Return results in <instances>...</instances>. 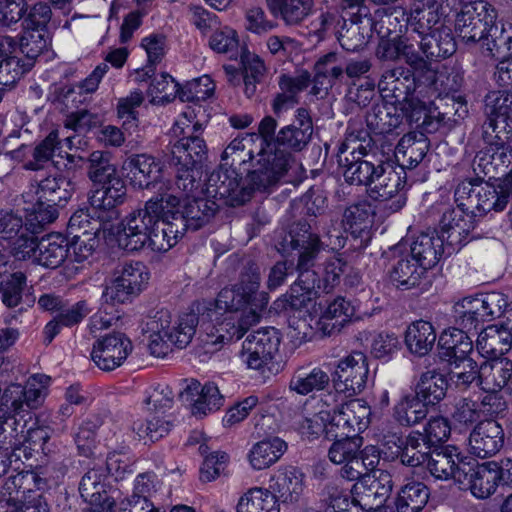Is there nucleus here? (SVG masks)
I'll use <instances>...</instances> for the list:
<instances>
[{
	"label": "nucleus",
	"mask_w": 512,
	"mask_h": 512,
	"mask_svg": "<svg viewBox=\"0 0 512 512\" xmlns=\"http://www.w3.org/2000/svg\"><path fill=\"white\" fill-rule=\"evenodd\" d=\"M260 271L251 265L241 272L232 287L223 288L209 309L213 324H202L205 331L203 342L215 347L241 339L258 324L269 303V295L260 290Z\"/></svg>",
	"instance_id": "nucleus-1"
},
{
	"label": "nucleus",
	"mask_w": 512,
	"mask_h": 512,
	"mask_svg": "<svg viewBox=\"0 0 512 512\" xmlns=\"http://www.w3.org/2000/svg\"><path fill=\"white\" fill-rule=\"evenodd\" d=\"M508 306L507 297L500 292L465 296L454 303L453 317L460 328L442 332L438 341V355L449 364L467 357L473 349L467 332L477 329L486 321L499 318Z\"/></svg>",
	"instance_id": "nucleus-2"
},
{
	"label": "nucleus",
	"mask_w": 512,
	"mask_h": 512,
	"mask_svg": "<svg viewBox=\"0 0 512 512\" xmlns=\"http://www.w3.org/2000/svg\"><path fill=\"white\" fill-rule=\"evenodd\" d=\"M290 247L297 252L298 280L290 287L287 294L288 303L299 313L321 310V302L317 301L316 278H311L310 268L314 266L318 253L323 249L318 234L311 231L308 224H299L298 231L291 235Z\"/></svg>",
	"instance_id": "nucleus-3"
},
{
	"label": "nucleus",
	"mask_w": 512,
	"mask_h": 512,
	"mask_svg": "<svg viewBox=\"0 0 512 512\" xmlns=\"http://www.w3.org/2000/svg\"><path fill=\"white\" fill-rule=\"evenodd\" d=\"M255 138H257L255 134H245L234 138L222 153L220 168L209 178L210 186H215V189L209 193L214 197L226 199L231 206L241 205L248 201L254 190L267 189L257 188L250 181V173L247 175L249 185H244L233 168L234 165L244 164L253 158L251 145Z\"/></svg>",
	"instance_id": "nucleus-4"
},
{
	"label": "nucleus",
	"mask_w": 512,
	"mask_h": 512,
	"mask_svg": "<svg viewBox=\"0 0 512 512\" xmlns=\"http://www.w3.org/2000/svg\"><path fill=\"white\" fill-rule=\"evenodd\" d=\"M161 194L165 210H172L175 223L183 221L184 232L198 230L217 210L214 201L201 196L200 182L189 171L177 175L173 186H167V191Z\"/></svg>",
	"instance_id": "nucleus-5"
},
{
	"label": "nucleus",
	"mask_w": 512,
	"mask_h": 512,
	"mask_svg": "<svg viewBox=\"0 0 512 512\" xmlns=\"http://www.w3.org/2000/svg\"><path fill=\"white\" fill-rule=\"evenodd\" d=\"M409 23L421 36L420 48L428 59L438 60L455 53L452 31L442 24L435 0H415L410 8Z\"/></svg>",
	"instance_id": "nucleus-6"
},
{
	"label": "nucleus",
	"mask_w": 512,
	"mask_h": 512,
	"mask_svg": "<svg viewBox=\"0 0 512 512\" xmlns=\"http://www.w3.org/2000/svg\"><path fill=\"white\" fill-rule=\"evenodd\" d=\"M199 322L194 312L181 314L176 321L168 310L157 311L142 324V332L148 334L149 350L158 358L167 356L173 347L185 348L192 340Z\"/></svg>",
	"instance_id": "nucleus-7"
},
{
	"label": "nucleus",
	"mask_w": 512,
	"mask_h": 512,
	"mask_svg": "<svg viewBox=\"0 0 512 512\" xmlns=\"http://www.w3.org/2000/svg\"><path fill=\"white\" fill-rule=\"evenodd\" d=\"M277 122L271 116L264 117L255 134L261 145L265 144L258 152V159L255 168L250 172V181L257 188H269L276 184L279 179L294 166H299L293 157L284 150L276 147L274 133Z\"/></svg>",
	"instance_id": "nucleus-8"
},
{
	"label": "nucleus",
	"mask_w": 512,
	"mask_h": 512,
	"mask_svg": "<svg viewBox=\"0 0 512 512\" xmlns=\"http://www.w3.org/2000/svg\"><path fill=\"white\" fill-rule=\"evenodd\" d=\"M165 210L162 194L147 200L143 208L129 213L121 222L117 231V242L122 249L134 252L143 249L149 241V233L160 222L161 217L170 216Z\"/></svg>",
	"instance_id": "nucleus-9"
},
{
	"label": "nucleus",
	"mask_w": 512,
	"mask_h": 512,
	"mask_svg": "<svg viewBox=\"0 0 512 512\" xmlns=\"http://www.w3.org/2000/svg\"><path fill=\"white\" fill-rule=\"evenodd\" d=\"M43 479L34 471H21L9 476L3 485L2 499L7 512H47V505L37 493Z\"/></svg>",
	"instance_id": "nucleus-10"
},
{
	"label": "nucleus",
	"mask_w": 512,
	"mask_h": 512,
	"mask_svg": "<svg viewBox=\"0 0 512 512\" xmlns=\"http://www.w3.org/2000/svg\"><path fill=\"white\" fill-rule=\"evenodd\" d=\"M497 16L496 9L487 1L466 3L456 15L455 31L465 43L493 38L498 31Z\"/></svg>",
	"instance_id": "nucleus-11"
},
{
	"label": "nucleus",
	"mask_w": 512,
	"mask_h": 512,
	"mask_svg": "<svg viewBox=\"0 0 512 512\" xmlns=\"http://www.w3.org/2000/svg\"><path fill=\"white\" fill-rule=\"evenodd\" d=\"M497 128L492 121L484 124L482 137L485 146L473 160L474 172L489 179L495 178L498 170L512 163V139Z\"/></svg>",
	"instance_id": "nucleus-12"
},
{
	"label": "nucleus",
	"mask_w": 512,
	"mask_h": 512,
	"mask_svg": "<svg viewBox=\"0 0 512 512\" xmlns=\"http://www.w3.org/2000/svg\"><path fill=\"white\" fill-rule=\"evenodd\" d=\"M164 163L149 154H133L127 157L121 166L124 177L130 186L138 190H157L156 195L165 193L167 186L174 183L165 181Z\"/></svg>",
	"instance_id": "nucleus-13"
},
{
	"label": "nucleus",
	"mask_w": 512,
	"mask_h": 512,
	"mask_svg": "<svg viewBox=\"0 0 512 512\" xmlns=\"http://www.w3.org/2000/svg\"><path fill=\"white\" fill-rule=\"evenodd\" d=\"M281 342L279 331L274 327L260 328L249 334L242 343L241 362L252 370L264 373L271 370Z\"/></svg>",
	"instance_id": "nucleus-14"
},
{
	"label": "nucleus",
	"mask_w": 512,
	"mask_h": 512,
	"mask_svg": "<svg viewBox=\"0 0 512 512\" xmlns=\"http://www.w3.org/2000/svg\"><path fill=\"white\" fill-rule=\"evenodd\" d=\"M149 272L141 262H126L114 271L102 298L107 304H124L137 296L148 284Z\"/></svg>",
	"instance_id": "nucleus-15"
},
{
	"label": "nucleus",
	"mask_w": 512,
	"mask_h": 512,
	"mask_svg": "<svg viewBox=\"0 0 512 512\" xmlns=\"http://www.w3.org/2000/svg\"><path fill=\"white\" fill-rule=\"evenodd\" d=\"M475 227L474 215L463 208V204H459L457 207L443 213L440 229L437 233L443 238L448 256L460 251L474 238L473 231Z\"/></svg>",
	"instance_id": "nucleus-16"
},
{
	"label": "nucleus",
	"mask_w": 512,
	"mask_h": 512,
	"mask_svg": "<svg viewBox=\"0 0 512 512\" xmlns=\"http://www.w3.org/2000/svg\"><path fill=\"white\" fill-rule=\"evenodd\" d=\"M426 462L433 477L440 480L452 479L459 485L466 484L468 475L473 470V461L455 446H446L433 452L427 456Z\"/></svg>",
	"instance_id": "nucleus-17"
},
{
	"label": "nucleus",
	"mask_w": 512,
	"mask_h": 512,
	"mask_svg": "<svg viewBox=\"0 0 512 512\" xmlns=\"http://www.w3.org/2000/svg\"><path fill=\"white\" fill-rule=\"evenodd\" d=\"M369 375L368 360L364 353L353 352L340 359L336 366L333 382L337 394L353 397L361 393Z\"/></svg>",
	"instance_id": "nucleus-18"
},
{
	"label": "nucleus",
	"mask_w": 512,
	"mask_h": 512,
	"mask_svg": "<svg viewBox=\"0 0 512 512\" xmlns=\"http://www.w3.org/2000/svg\"><path fill=\"white\" fill-rule=\"evenodd\" d=\"M131 339L123 332L106 333L95 340L91 359L103 371H112L122 366L133 351Z\"/></svg>",
	"instance_id": "nucleus-19"
},
{
	"label": "nucleus",
	"mask_w": 512,
	"mask_h": 512,
	"mask_svg": "<svg viewBox=\"0 0 512 512\" xmlns=\"http://www.w3.org/2000/svg\"><path fill=\"white\" fill-rule=\"evenodd\" d=\"M336 401L341 403L333 409L330 420L335 436L357 435L368 427L371 408L365 400L351 398L347 401Z\"/></svg>",
	"instance_id": "nucleus-20"
},
{
	"label": "nucleus",
	"mask_w": 512,
	"mask_h": 512,
	"mask_svg": "<svg viewBox=\"0 0 512 512\" xmlns=\"http://www.w3.org/2000/svg\"><path fill=\"white\" fill-rule=\"evenodd\" d=\"M393 488L392 476L384 470L372 472L357 481L351 490L352 503L361 510L382 506L389 498Z\"/></svg>",
	"instance_id": "nucleus-21"
},
{
	"label": "nucleus",
	"mask_w": 512,
	"mask_h": 512,
	"mask_svg": "<svg viewBox=\"0 0 512 512\" xmlns=\"http://www.w3.org/2000/svg\"><path fill=\"white\" fill-rule=\"evenodd\" d=\"M504 443V432L501 425L494 420L478 423L471 431L468 439L471 454L486 458L500 451Z\"/></svg>",
	"instance_id": "nucleus-22"
},
{
	"label": "nucleus",
	"mask_w": 512,
	"mask_h": 512,
	"mask_svg": "<svg viewBox=\"0 0 512 512\" xmlns=\"http://www.w3.org/2000/svg\"><path fill=\"white\" fill-rule=\"evenodd\" d=\"M50 439V431L47 427H30L24 433L10 434L9 446H1L0 450H11V457L15 460L31 459L36 454H46L45 444Z\"/></svg>",
	"instance_id": "nucleus-23"
},
{
	"label": "nucleus",
	"mask_w": 512,
	"mask_h": 512,
	"mask_svg": "<svg viewBox=\"0 0 512 512\" xmlns=\"http://www.w3.org/2000/svg\"><path fill=\"white\" fill-rule=\"evenodd\" d=\"M304 490V474L295 467L278 469L271 478L270 491L276 496L278 502L296 503Z\"/></svg>",
	"instance_id": "nucleus-24"
},
{
	"label": "nucleus",
	"mask_w": 512,
	"mask_h": 512,
	"mask_svg": "<svg viewBox=\"0 0 512 512\" xmlns=\"http://www.w3.org/2000/svg\"><path fill=\"white\" fill-rule=\"evenodd\" d=\"M313 133L312 120L306 109L296 111L292 124L283 127L276 136V147L301 151L309 143Z\"/></svg>",
	"instance_id": "nucleus-25"
},
{
	"label": "nucleus",
	"mask_w": 512,
	"mask_h": 512,
	"mask_svg": "<svg viewBox=\"0 0 512 512\" xmlns=\"http://www.w3.org/2000/svg\"><path fill=\"white\" fill-rule=\"evenodd\" d=\"M512 347V322L505 325H491L480 332L476 340V349L485 358L496 359Z\"/></svg>",
	"instance_id": "nucleus-26"
},
{
	"label": "nucleus",
	"mask_w": 512,
	"mask_h": 512,
	"mask_svg": "<svg viewBox=\"0 0 512 512\" xmlns=\"http://www.w3.org/2000/svg\"><path fill=\"white\" fill-rule=\"evenodd\" d=\"M405 185V172L402 167L390 164L378 165L368 188L372 199L386 201L395 196Z\"/></svg>",
	"instance_id": "nucleus-27"
},
{
	"label": "nucleus",
	"mask_w": 512,
	"mask_h": 512,
	"mask_svg": "<svg viewBox=\"0 0 512 512\" xmlns=\"http://www.w3.org/2000/svg\"><path fill=\"white\" fill-rule=\"evenodd\" d=\"M97 186L89 197L93 208L112 210L122 205L126 199V185L117 172L101 181H93Z\"/></svg>",
	"instance_id": "nucleus-28"
},
{
	"label": "nucleus",
	"mask_w": 512,
	"mask_h": 512,
	"mask_svg": "<svg viewBox=\"0 0 512 512\" xmlns=\"http://www.w3.org/2000/svg\"><path fill=\"white\" fill-rule=\"evenodd\" d=\"M171 153L177 164L181 166L177 175L191 172L196 177L195 166L202 162L206 155L205 141L196 134L178 139L172 146Z\"/></svg>",
	"instance_id": "nucleus-29"
},
{
	"label": "nucleus",
	"mask_w": 512,
	"mask_h": 512,
	"mask_svg": "<svg viewBox=\"0 0 512 512\" xmlns=\"http://www.w3.org/2000/svg\"><path fill=\"white\" fill-rule=\"evenodd\" d=\"M444 254L447 255L446 245L435 231L420 234L413 241L408 255L427 270L435 266Z\"/></svg>",
	"instance_id": "nucleus-30"
},
{
	"label": "nucleus",
	"mask_w": 512,
	"mask_h": 512,
	"mask_svg": "<svg viewBox=\"0 0 512 512\" xmlns=\"http://www.w3.org/2000/svg\"><path fill=\"white\" fill-rule=\"evenodd\" d=\"M499 484L500 481L498 470H496V462L489 461L476 466L473 464V470L468 475L466 484L462 485L469 487L475 497L486 499L495 493Z\"/></svg>",
	"instance_id": "nucleus-31"
},
{
	"label": "nucleus",
	"mask_w": 512,
	"mask_h": 512,
	"mask_svg": "<svg viewBox=\"0 0 512 512\" xmlns=\"http://www.w3.org/2000/svg\"><path fill=\"white\" fill-rule=\"evenodd\" d=\"M172 212V210H170ZM170 216L161 217L160 222L149 233V241L145 247L151 251L162 253L174 247L184 235V224L175 223ZM181 222H183L181 220Z\"/></svg>",
	"instance_id": "nucleus-32"
},
{
	"label": "nucleus",
	"mask_w": 512,
	"mask_h": 512,
	"mask_svg": "<svg viewBox=\"0 0 512 512\" xmlns=\"http://www.w3.org/2000/svg\"><path fill=\"white\" fill-rule=\"evenodd\" d=\"M376 55L381 60L395 61L403 59L415 69L421 68L425 64L415 51L413 44L402 37L381 40Z\"/></svg>",
	"instance_id": "nucleus-33"
},
{
	"label": "nucleus",
	"mask_w": 512,
	"mask_h": 512,
	"mask_svg": "<svg viewBox=\"0 0 512 512\" xmlns=\"http://www.w3.org/2000/svg\"><path fill=\"white\" fill-rule=\"evenodd\" d=\"M286 450L287 444L281 438H266L252 446L248 461L254 470H263L276 463Z\"/></svg>",
	"instance_id": "nucleus-34"
},
{
	"label": "nucleus",
	"mask_w": 512,
	"mask_h": 512,
	"mask_svg": "<svg viewBox=\"0 0 512 512\" xmlns=\"http://www.w3.org/2000/svg\"><path fill=\"white\" fill-rule=\"evenodd\" d=\"M436 341V331L432 323L425 320L412 322L405 332V344L408 350L419 357L427 355Z\"/></svg>",
	"instance_id": "nucleus-35"
},
{
	"label": "nucleus",
	"mask_w": 512,
	"mask_h": 512,
	"mask_svg": "<svg viewBox=\"0 0 512 512\" xmlns=\"http://www.w3.org/2000/svg\"><path fill=\"white\" fill-rule=\"evenodd\" d=\"M318 314L319 312L316 314L313 311L302 312L290 321L288 335L295 346L310 341L316 332H321L323 335L331 333V327L322 325Z\"/></svg>",
	"instance_id": "nucleus-36"
},
{
	"label": "nucleus",
	"mask_w": 512,
	"mask_h": 512,
	"mask_svg": "<svg viewBox=\"0 0 512 512\" xmlns=\"http://www.w3.org/2000/svg\"><path fill=\"white\" fill-rule=\"evenodd\" d=\"M34 263L46 268H57L68 257L67 241L61 234H50L38 242Z\"/></svg>",
	"instance_id": "nucleus-37"
},
{
	"label": "nucleus",
	"mask_w": 512,
	"mask_h": 512,
	"mask_svg": "<svg viewBox=\"0 0 512 512\" xmlns=\"http://www.w3.org/2000/svg\"><path fill=\"white\" fill-rule=\"evenodd\" d=\"M310 82V75L302 72L296 76L282 75L279 78L281 92L273 101V110L276 114L293 107L297 103V94L306 89Z\"/></svg>",
	"instance_id": "nucleus-38"
},
{
	"label": "nucleus",
	"mask_w": 512,
	"mask_h": 512,
	"mask_svg": "<svg viewBox=\"0 0 512 512\" xmlns=\"http://www.w3.org/2000/svg\"><path fill=\"white\" fill-rule=\"evenodd\" d=\"M106 470L102 467L89 470L80 482L79 491L82 498L91 505H103L104 502H115L106 490Z\"/></svg>",
	"instance_id": "nucleus-39"
},
{
	"label": "nucleus",
	"mask_w": 512,
	"mask_h": 512,
	"mask_svg": "<svg viewBox=\"0 0 512 512\" xmlns=\"http://www.w3.org/2000/svg\"><path fill=\"white\" fill-rule=\"evenodd\" d=\"M185 395L197 396L191 398L192 413L196 416L206 415L223 405V396L214 383H206L201 389L199 383H193L188 386Z\"/></svg>",
	"instance_id": "nucleus-40"
},
{
	"label": "nucleus",
	"mask_w": 512,
	"mask_h": 512,
	"mask_svg": "<svg viewBox=\"0 0 512 512\" xmlns=\"http://www.w3.org/2000/svg\"><path fill=\"white\" fill-rule=\"evenodd\" d=\"M379 463V451L375 446H366L356 456L342 465L340 475L349 481H359L365 476H372L371 471Z\"/></svg>",
	"instance_id": "nucleus-41"
},
{
	"label": "nucleus",
	"mask_w": 512,
	"mask_h": 512,
	"mask_svg": "<svg viewBox=\"0 0 512 512\" xmlns=\"http://www.w3.org/2000/svg\"><path fill=\"white\" fill-rule=\"evenodd\" d=\"M270 12L280 17L287 25H296L313 11V0H266Z\"/></svg>",
	"instance_id": "nucleus-42"
},
{
	"label": "nucleus",
	"mask_w": 512,
	"mask_h": 512,
	"mask_svg": "<svg viewBox=\"0 0 512 512\" xmlns=\"http://www.w3.org/2000/svg\"><path fill=\"white\" fill-rule=\"evenodd\" d=\"M108 69L107 63H101L79 84L75 86H56L55 91L58 92V99L66 104L69 102L72 104L80 103L82 100L77 95L94 93L98 89L102 78L108 72Z\"/></svg>",
	"instance_id": "nucleus-43"
},
{
	"label": "nucleus",
	"mask_w": 512,
	"mask_h": 512,
	"mask_svg": "<svg viewBox=\"0 0 512 512\" xmlns=\"http://www.w3.org/2000/svg\"><path fill=\"white\" fill-rule=\"evenodd\" d=\"M236 512H280V505L270 489L253 487L240 496Z\"/></svg>",
	"instance_id": "nucleus-44"
},
{
	"label": "nucleus",
	"mask_w": 512,
	"mask_h": 512,
	"mask_svg": "<svg viewBox=\"0 0 512 512\" xmlns=\"http://www.w3.org/2000/svg\"><path fill=\"white\" fill-rule=\"evenodd\" d=\"M74 190L75 186L69 178L62 175H53L39 182L36 195L39 199L64 206L71 198Z\"/></svg>",
	"instance_id": "nucleus-45"
},
{
	"label": "nucleus",
	"mask_w": 512,
	"mask_h": 512,
	"mask_svg": "<svg viewBox=\"0 0 512 512\" xmlns=\"http://www.w3.org/2000/svg\"><path fill=\"white\" fill-rule=\"evenodd\" d=\"M426 270L408 254L400 258L390 271V280L398 288L412 289L419 285Z\"/></svg>",
	"instance_id": "nucleus-46"
},
{
	"label": "nucleus",
	"mask_w": 512,
	"mask_h": 512,
	"mask_svg": "<svg viewBox=\"0 0 512 512\" xmlns=\"http://www.w3.org/2000/svg\"><path fill=\"white\" fill-rule=\"evenodd\" d=\"M329 383V374L320 367H314L310 371L299 369L292 376L289 389L304 396L324 390Z\"/></svg>",
	"instance_id": "nucleus-47"
},
{
	"label": "nucleus",
	"mask_w": 512,
	"mask_h": 512,
	"mask_svg": "<svg viewBox=\"0 0 512 512\" xmlns=\"http://www.w3.org/2000/svg\"><path fill=\"white\" fill-rule=\"evenodd\" d=\"M470 209H475L480 213L489 211H502L507 205V194L502 193V189L487 182H481L472 195Z\"/></svg>",
	"instance_id": "nucleus-48"
},
{
	"label": "nucleus",
	"mask_w": 512,
	"mask_h": 512,
	"mask_svg": "<svg viewBox=\"0 0 512 512\" xmlns=\"http://www.w3.org/2000/svg\"><path fill=\"white\" fill-rule=\"evenodd\" d=\"M448 383L445 376L436 371H427L420 377L415 394L429 407L439 403L446 395Z\"/></svg>",
	"instance_id": "nucleus-49"
},
{
	"label": "nucleus",
	"mask_w": 512,
	"mask_h": 512,
	"mask_svg": "<svg viewBox=\"0 0 512 512\" xmlns=\"http://www.w3.org/2000/svg\"><path fill=\"white\" fill-rule=\"evenodd\" d=\"M61 205L53 204L45 199H39L36 195L35 202H26L23 210L25 212V226L27 230L37 232L44 225L49 224L57 219L58 208Z\"/></svg>",
	"instance_id": "nucleus-50"
},
{
	"label": "nucleus",
	"mask_w": 512,
	"mask_h": 512,
	"mask_svg": "<svg viewBox=\"0 0 512 512\" xmlns=\"http://www.w3.org/2000/svg\"><path fill=\"white\" fill-rule=\"evenodd\" d=\"M427 414L428 406L416 394L402 396L393 409L394 419L402 426H414Z\"/></svg>",
	"instance_id": "nucleus-51"
},
{
	"label": "nucleus",
	"mask_w": 512,
	"mask_h": 512,
	"mask_svg": "<svg viewBox=\"0 0 512 512\" xmlns=\"http://www.w3.org/2000/svg\"><path fill=\"white\" fill-rule=\"evenodd\" d=\"M429 495V490L423 483L408 482L398 493L397 512H420L426 506Z\"/></svg>",
	"instance_id": "nucleus-52"
},
{
	"label": "nucleus",
	"mask_w": 512,
	"mask_h": 512,
	"mask_svg": "<svg viewBox=\"0 0 512 512\" xmlns=\"http://www.w3.org/2000/svg\"><path fill=\"white\" fill-rule=\"evenodd\" d=\"M11 48L6 56L0 57V86L15 84L31 68L18 56L17 43L11 37Z\"/></svg>",
	"instance_id": "nucleus-53"
},
{
	"label": "nucleus",
	"mask_w": 512,
	"mask_h": 512,
	"mask_svg": "<svg viewBox=\"0 0 512 512\" xmlns=\"http://www.w3.org/2000/svg\"><path fill=\"white\" fill-rule=\"evenodd\" d=\"M131 429L134 439L147 444L158 441L167 435L170 430V424L159 415H151L146 418L136 419Z\"/></svg>",
	"instance_id": "nucleus-54"
},
{
	"label": "nucleus",
	"mask_w": 512,
	"mask_h": 512,
	"mask_svg": "<svg viewBox=\"0 0 512 512\" xmlns=\"http://www.w3.org/2000/svg\"><path fill=\"white\" fill-rule=\"evenodd\" d=\"M34 159L36 163L27 164L28 169H38L40 163L51 160L55 166L60 165V161L57 158H66L68 162L73 161V156L62 150V145L58 140L57 132H51L49 135L34 149Z\"/></svg>",
	"instance_id": "nucleus-55"
},
{
	"label": "nucleus",
	"mask_w": 512,
	"mask_h": 512,
	"mask_svg": "<svg viewBox=\"0 0 512 512\" xmlns=\"http://www.w3.org/2000/svg\"><path fill=\"white\" fill-rule=\"evenodd\" d=\"M346 262L339 256L327 258L316 270L310 271L311 278H316L317 289L329 291L340 281Z\"/></svg>",
	"instance_id": "nucleus-56"
},
{
	"label": "nucleus",
	"mask_w": 512,
	"mask_h": 512,
	"mask_svg": "<svg viewBox=\"0 0 512 512\" xmlns=\"http://www.w3.org/2000/svg\"><path fill=\"white\" fill-rule=\"evenodd\" d=\"M355 310L352 304L342 297H337L330 302L323 304L318 317L322 325H329L331 331L335 326H341L354 316Z\"/></svg>",
	"instance_id": "nucleus-57"
},
{
	"label": "nucleus",
	"mask_w": 512,
	"mask_h": 512,
	"mask_svg": "<svg viewBox=\"0 0 512 512\" xmlns=\"http://www.w3.org/2000/svg\"><path fill=\"white\" fill-rule=\"evenodd\" d=\"M409 71L391 69L386 71L378 84L379 91L383 98L392 99V103L405 100L407 97V86L404 81H409Z\"/></svg>",
	"instance_id": "nucleus-58"
},
{
	"label": "nucleus",
	"mask_w": 512,
	"mask_h": 512,
	"mask_svg": "<svg viewBox=\"0 0 512 512\" xmlns=\"http://www.w3.org/2000/svg\"><path fill=\"white\" fill-rule=\"evenodd\" d=\"M49 45L47 32L29 30L23 28V33L20 37L19 45L17 44L18 54L22 53L24 58L22 60L32 68L35 60L40 56Z\"/></svg>",
	"instance_id": "nucleus-59"
},
{
	"label": "nucleus",
	"mask_w": 512,
	"mask_h": 512,
	"mask_svg": "<svg viewBox=\"0 0 512 512\" xmlns=\"http://www.w3.org/2000/svg\"><path fill=\"white\" fill-rule=\"evenodd\" d=\"M23 390L20 384H11L0 392V425L25 411Z\"/></svg>",
	"instance_id": "nucleus-60"
},
{
	"label": "nucleus",
	"mask_w": 512,
	"mask_h": 512,
	"mask_svg": "<svg viewBox=\"0 0 512 512\" xmlns=\"http://www.w3.org/2000/svg\"><path fill=\"white\" fill-rule=\"evenodd\" d=\"M354 154L355 149L351 152L352 160L345 157V163H343L346 166L344 177L350 184L365 185L369 188L377 166L366 160H356Z\"/></svg>",
	"instance_id": "nucleus-61"
},
{
	"label": "nucleus",
	"mask_w": 512,
	"mask_h": 512,
	"mask_svg": "<svg viewBox=\"0 0 512 512\" xmlns=\"http://www.w3.org/2000/svg\"><path fill=\"white\" fill-rule=\"evenodd\" d=\"M208 45L214 52L227 54L232 58L238 52V32L230 26H220L212 31Z\"/></svg>",
	"instance_id": "nucleus-62"
},
{
	"label": "nucleus",
	"mask_w": 512,
	"mask_h": 512,
	"mask_svg": "<svg viewBox=\"0 0 512 512\" xmlns=\"http://www.w3.org/2000/svg\"><path fill=\"white\" fill-rule=\"evenodd\" d=\"M27 289V278L22 272L10 274L0 283V295L2 303L8 308L18 306Z\"/></svg>",
	"instance_id": "nucleus-63"
},
{
	"label": "nucleus",
	"mask_w": 512,
	"mask_h": 512,
	"mask_svg": "<svg viewBox=\"0 0 512 512\" xmlns=\"http://www.w3.org/2000/svg\"><path fill=\"white\" fill-rule=\"evenodd\" d=\"M488 122L496 124V120L506 122L512 120V93L492 92L486 100Z\"/></svg>",
	"instance_id": "nucleus-64"
}]
</instances>
